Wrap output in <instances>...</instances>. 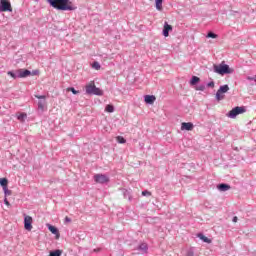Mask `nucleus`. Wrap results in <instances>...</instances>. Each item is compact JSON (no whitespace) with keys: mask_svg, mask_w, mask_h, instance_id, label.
Masks as SVG:
<instances>
[{"mask_svg":"<svg viewBox=\"0 0 256 256\" xmlns=\"http://www.w3.org/2000/svg\"><path fill=\"white\" fill-rule=\"evenodd\" d=\"M47 227L49 229L50 232H52L53 235H59V230H57V228L51 224H47Z\"/></svg>","mask_w":256,"mask_h":256,"instance_id":"2eb2a0df","label":"nucleus"},{"mask_svg":"<svg viewBox=\"0 0 256 256\" xmlns=\"http://www.w3.org/2000/svg\"><path fill=\"white\" fill-rule=\"evenodd\" d=\"M17 119L19 121H25V119H27V114L26 113H20V114H18Z\"/></svg>","mask_w":256,"mask_h":256,"instance_id":"5701e85b","label":"nucleus"},{"mask_svg":"<svg viewBox=\"0 0 256 256\" xmlns=\"http://www.w3.org/2000/svg\"><path fill=\"white\" fill-rule=\"evenodd\" d=\"M157 11H163V0H155Z\"/></svg>","mask_w":256,"mask_h":256,"instance_id":"f3484780","label":"nucleus"},{"mask_svg":"<svg viewBox=\"0 0 256 256\" xmlns=\"http://www.w3.org/2000/svg\"><path fill=\"white\" fill-rule=\"evenodd\" d=\"M207 87H212V88L215 87V82H213V81H212V82H209V83L207 84Z\"/></svg>","mask_w":256,"mask_h":256,"instance_id":"c9c22d12","label":"nucleus"},{"mask_svg":"<svg viewBox=\"0 0 256 256\" xmlns=\"http://www.w3.org/2000/svg\"><path fill=\"white\" fill-rule=\"evenodd\" d=\"M92 67L93 69H96V71H99V69H101V64H99V62H94Z\"/></svg>","mask_w":256,"mask_h":256,"instance_id":"cd10ccee","label":"nucleus"},{"mask_svg":"<svg viewBox=\"0 0 256 256\" xmlns=\"http://www.w3.org/2000/svg\"><path fill=\"white\" fill-rule=\"evenodd\" d=\"M16 73L18 74L19 79H25V77H29L31 75V71L27 69H18Z\"/></svg>","mask_w":256,"mask_h":256,"instance_id":"6e6552de","label":"nucleus"},{"mask_svg":"<svg viewBox=\"0 0 256 256\" xmlns=\"http://www.w3.org/2000/svg\"><path fill=\"white\" fill-rule=\"evenodd\" d=\"M227 91H229V85H223L220 86V88L218 89V97H221V93H227Z\"/></svg>","mask_w":256,"mask_h":256,"instance_id":"4468645a","label":"nucleus"},{"mask_svg":"<svg viewBox=\"0 0 256 256\" xmlns=\"http://www.w3.org/2000/svg\"><path fill=\"white\" fill-rule=\"evenodd\" d=\"M116 140H117V142L120 143V144H125V143H127V140H125V139L123 138V136H117V137H116Z\"/></svg>","mask_w":256,"mask_h":256,"instance_id":"b1692460","label":"nucleus"},{"mask_svg":"<svg viewBox=\"0 0 256 256\" xmlns=\"http://www.w3.org/2000/svg\"><path fill=\"white\" fill-rule=\"evenodd\" d=\"M24 229L31 231L33 229V217L24 214Z\"/></svg>","mask_w":256,"mask_h":256,"instance_id":"39448f33","label":"nucleus"},{"mask_svg":"<svg viewBox=\"0 0 256 256\" xmlns=\"http://www.w3.org/2000/svg\"><path fill=\"white\" fill-rule=\"evenodd\" d=\"M247 80H248V81H255V77L248 76V77H247Z\"/></svg>","mask_w":256,"mask_h":256,"instance_id":"4c0bfd02","label":"nucleus"},{"mask_svg":"<svg viewBox=\"0 0 256 256\" xmlns=\"http://www.w3.org/2000/svg\"><path fill=\"white\" fill-rule=\"evenodd\" d=\"M169 31H173V26H171L167 22H165L164 28H163L164 37H169Z\"/></svg>","mask_w":256,"mask_h":256,"instance_id":"9d476101","label":"nucleus"},{"mask_svg":"<svg viewBox=\"0 0 256 256\" xmlns=\"http://www.w3.org/2000/svg\"><path fill=\"white\" fill-rule=\"evenodd\" d=\"M7 74L10 75V77H12V79H17V77H19L17 73L15 74L11 71H9Z\"/></svg>","mask_w":256,"mask_h":256,"instance_id":"2f4dec72","label":"nucleus"},{"mask_svg":"<svg viewBox=\"0 0 256 256\" xmlns=\"http://www.w3.org/2000/svg\"><path fill=\"white\" fill-rule=\"evenodd\" d=\"M207 37L210 39H217V34L213 33V32H209L207 34Z\"/></svg>","mask_w":256,"mask_h":256,"instance_id":"c756f323","label":"nucleus"},{"mask_svg":"<svg viewBox=\"0 0 256 256\" xmlns=\"http://www.w3.org/2000/svg\"><path fill=\"white\" fill-rule=\"evenodd\" d=\"M32 75H37V71H36V72H33Z\"/></svg>","mask_w":256,"mask_h":256,"instance_id":"ea45409f","label":"nucleus"},{"mask_svg":"<svg viewBox=\"0 0 256 256\" xmlns=\"http://www.w3.org/2000/svg\"><path fill=\"white\" fill-rule=\"evenodd\" d=\"M205 89V86L201 85L196 87V91H203Z\"/></svg>","mask_w":256,"mask_h":256,"instance_id":"72a5a7b5","label":"nucleus"},{"mask_svg":"<svg viewBox=\"0 0 256 256\" xmlns=\"http://www.w3.org/2000/svg\"><path fill=\"white\" fill-rule=\"evenodd\" d=\"M94 181L100 184L109 183V176L105 174H96L94 175Z\"/></svg>","mask_w":256,"mask_h":256,"instance_id":"0eeeda50","label":"nucleus"},{"mask_svg":"<svg viewBox=\"0 0 256 256\" xmlns=\"http://www.w3.org/2000/svg\"><path fill=\"white\" fill-rule=\"evenodd\" d=\"M139 249H140V251L146 252V251H147V244H146V243H142V244L139 246Z\"/></svg>","mask_w":256,"mask_h":256,"instance_id":"7c9ffc66","label":"nucleus"},{"mask_svg":"<svg viewBox=\"0 0 256 256\" xmlns=\"http://www.w3.org/2000/svg\"><path fill=\"white\" fill-rule=\"evenodd\" d=\"M0 11H13V8L11 7V2L9 0H0Z\"/></svg>","mask_w":256,"mask_h":256,"instance_id":"423d86ee","label":"nucleus"},{"mask_svg":"<svg viewBox=\"0 0 256 256\" xmlns=\"http://www.w3.org/2000/svg\"><path fill=\"white\" fill-rule=\"evenodd\" d=\"M156 99L157 98L153 95H146L144 97V101H145V103H148V105H153L155 103Z\"/></svg>","mask_w":256,"mask_h":256,"instance_id":"9b49d317","label":"nucleus"},{"mask_svg":"<svg viewBox=\"0 0 256 256\" xmlns=\"http://www.w3.org/2000/svg\"><path fill=\"white\" fill-rule=\"evenodd\" d=\"M38 109H41V111L45 110V101L38 102Z\"/></svg>","mask_w":256,"mask_h":256,"instance_id":"393cba45","label":"nucleus"},{"mask_svg":"<svg viewBox=\"0 0 256 256\" xmlns=\"http://www.w3.org/2000/svg\"><path fill=\"white\" fill-rule=\"evenodd\" d=\"M199 81H201L200 77L193 76L191 81H190V85H197V83H199Z\"/></svg>","mask_w":256,"mask_h":256,"instance_id":"a211bd4d","label":"nucleus"},{"mask_svg":"<svg viewBox=\"0 0 256 256\" xmlns=\"http://www.w3.org/2000/svg\"><path fill=\"white\" fill-rule=\"evenodd\" d=\"M223 99H225V94L224 93H220L219 96V90L216 92V100L217 101H223Z\"/></svg>","mask_w":256,"mask_h":256,"instance_id":"412c9836","label":"nucleus"},{"mask_svg":"<svg viewBox=\"0 0 256 256\" xmlns=\"http://www.w3.org/2000/svg\"><path fill=\"white\" fill-rule=\"evenodd\" d=\"M4 203L7 205V207H11V203H9V200L7 198H4Z\"/></svg>","mask_w":256,"mask_h":256,"instance_id":"f704fd0d","label":"nucleus"},{"mask_svg":"<svg viewBox=\"0 0 256 256\" xmlns=\"http://www.w3.org/2000/svg\"><path fill=\"white\" fill-rule=\"evenodd\" d=\"M0 185L2 189L7 188L9 185V180H7V178H0Z\"/></svg>","mask_w":256,"mask_h":256,"instance_id":"dca6fc26","label":"nucleus"},{"mask_svg":"<svg viewBox=\"0 0 256 256\" xmlns=\"http://www.w3.org/2000/svg\"><path fill=\"white\" fill-rule=\"evenodd\" d=\"M65 222H66V223H71V218H69V216H66V217H65Z\"/></svg>","mask_w":256,"mask_h":256,"instance_id":"e433bc0d","label":"nucleus"},{"mask_svg":"<svg viewBox=\"0 0 256 256\" xmlns=\"http://www.w3.org/2000/svg\"><path fill=\"white\" fill-rule=\"evenodd\" d=\"M254 81H255V83H256V75L254 76Z\"/></svg>","mask_w":256,"mask_h":256,"instance_id":"a19ab883","label":"nucleus"},{"mask_svg":"<svg viewBox=\"0 0 256 256\" xmlns=\"http://www.w3.org/2000/svg\"><path fill=\"white\" fill-rule=\"evenodd\" d=\"M214 73L218 75H231V73H235V69L229 67L225 62H222L221 64L214 65Z\"/></svg>","mask_w":256,"mask_h":256,"instance_id":"f03ea898","label":"nucleus"},{"mask_svg":"<svg viewBox=\"0 0 256 256\" xmlns=\"http://www.w3.org/2000/svg\"><path fill=\"white\" fill-rule=\"evenodd\" d=\"M66 91H70L73 95H79V91L75 90L73 87L67 88Z\"/></svg>","mask_w":256,"mask_h":256,"instance_id":"bb28decb","label":"nucleus"},{"mask_svg":"<svg viewBox=\"0 0 256 256\" xmlns=\"http://www.w3.org/2000/svg\"><path fill=\"white\" fill-rule=\"evenodd\" d=\"M63 254V250H55V251H51L49 253V256H61Z\"/></svg>","mask_w":256,"mask_h":256,"instance_id":"6ab92c4d","label":"nucleus"},{"mask_svg":"<svg viewBox=\"0 0 256 256\" xmlns=\"http://www.w3.org/2000/svg\"><path fill=\"white\" fill-rule=\"evenodd\" d=\"M5 198L10 197V195H13V191L9 190V187L3 188Z\"/></svg>","mask_w":256,"mask_h":256,"instance_id":"aec40b11","label":"nucleus"},{"mask_svg":"<svg viewBox=\"0 0 256 256\" xmlns=\"http://www.w3.org/2000/svg\"><path fill=\"white\" fill-rule=\"evenodd\" d=\"M243 113H247V109L245 108V106H237L229 111L227 117H229L230 119H235L237 115H243Z\"/></svg>","mask_w":256,"mask_h":256,"instance_id":"20e7f679","label":"nucleus"},{"mask_svg":"<svg viewBox=\"0 0 256 256\" xmlns=\"http://www.w3.org/2000/svg\"><path fill=\"white\" fill-rule=\"evenodd\" d=\"M194 125L191 122H183L181 124V131H193Z\"/></svg>","mask_w":256,"mask_h":256,"instance_id":"1a4fd4ad","label":"nucleus"},{"mask_svg":"<svg viewBox=\"0 0 256 256\" xmlns=\"http://www.w3.org/2000/svg\"><path fill=\"white\" fill-rule=\"evenodd\" d=\"M185 256H195V251L193 250V248L188 249Z\"/></svg>","mask_w":256,"mask_h":256,"instance_id":"a878e982","label":"nucleus"},{"mask_svg":"<svg viewBox=\"0 0 256 256\" xmlns=\"http://www.w3.org/2000/svg\"><path fill=\"white\" fill-rule=\"evenodd\" d=\"M151 195H152V193L149 190L142 191V196L143 197H151Z\"/></svg>","mask_w":256,"mask_h":256,"instance_id":"c85d7f7f","label":"nucleus"},{"mask_svg":"<svg viewBox=\"0 0 256 256\" xmlns=\"http://www.w3.org/2000/svg\"><path fill=\"white\" fill-rule=\"evenodd\" d=\"M198 239H201V241H203L204 243H208L211 244L213 243V241L211 239H209L208 237H206L205 235L199 233L197 234Z\"/></svg>","mask_w":256,"mask_h":256,"instance_id":"f8f14e48","label":"nucleus"},{"mask_svg":"<svg viewBox=\"0 0 256 256\" xmlns=\"http://www.w3.org/2000/svg\"><path fill=\"white\" fill-rule=\"evenodd\" d=\"M232 221H233V223H237V221H238L237 216H234Z\"/></svg>","mask_w":256,"mask_h":256,"instance_id":"58836bf2","label":"nucleus"},{"mask_svg":"<svg viewBox=\"0 0 256 256\" xmlns=\"http://www.w3.org/2000/svg\"><path fill=\"white\" fill-rule=\"evenodd\" d=\"M36 99H47L45 95H35Z\"/></svg>","mask_w":256,"mask_h":256,"instance_id":"473e14b6","label":"nucleus"},{"mask_svg":"<svg viewBox=\"0 0 256 256\" xmlns=\"http://www.w3.org/2000/svg\"><path fill=\"white\" fill-rule=\"evenodd\" d=\"M105 111L107 113H113V111H115V107H113V105L111 104H108L106 107H105Z\"/></svg>","mask_w":256,"mask_h":256,"instance_id":"4be33fe9","label":"nucleus"},{"mask_svg":"<svg viewBox=\"0 0 256 256\" xmlns=\"http://www.w3.org/2000/svg\"><path fill=\"white\" fill-rule=\"evenodd\" d=\"M85 89L87 95H103V90L95 86V81H90L88 84H86Z\"/></svg>","mask_w":256,"mask_h":256,"instance_id":"7ed1b4c3","label":"nucleus"},{"mask_svg":"<svg viewBox=\"0 0 256 256\" xmlns=\"http://www.w3.org/2000/svg\"><path fill=\"white\" fill-rule=\"evenodd\" d=\"M217 189H219L221 192L229 191V189H231V185H229V184H219L217 186Z\"/></svg>","mask_w":256,"mask_h":256,"instance_id":"ddd939ff","label":"nucleus"},{"mask_svg":"<svg viewBox=\"0 0 256 256\" xmlns=\"http://www.w3.org/2000/svg\"><path fill=\"white\" fill-rule=\"evenodd\" d=\"M48 3L58 11H75L77 9L71 0H48Z\"/></svg>","mask_w":256,"mask_h":256,"instance_id":"f257e3e1","label":"nucleus"}]
</instances>
